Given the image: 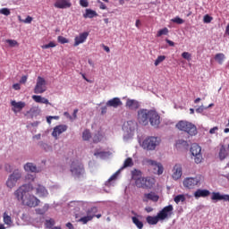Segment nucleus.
<instances>
[{
	"mask_svg": "<svg viewBox=\"0 0 229 229\" xmlns=\"http://www.w3.org/2000/svg\"><path fill=\"white\" fill-rule=\"evenodd\" d=\"M34 189L31 184H23L14 191V196H16L18 201H21L22 205L25 207L35 208V207L40 205V199L35 195L30 194V192H33Z\"/></svg>",
	"mask_w": 229,
	"mask_h": 229,
	"instance_id": "obj_1",
	"label": "nucleus"
},
{
	"mask_svg": "<svg viewBox=\"0 0 229 229\" xmlns=\"http://www.w3.org/2000/svg\"><path fill=\"white\" fill-rule=\"evenodd\" d=\"M175 128H177L179 131H184V133H187L190 137H195V135H198V127H196V124L189 121H179L175 124Z\"/></svg>",
	"mask_w": 229,
	"mask_h": 229,
	"instance_id": "obj_2",
	"label": "nucleus"
},
{
	"mask_svg": "<svg viewBox=\"0 0 229 229\" xmlns=\"http://www.w3.org/2000/svg\"><path fill=\"white\" fill-rule=\"evenodd\" d=\"M70 171L74 178H81L85 174V167L79 160H73L72 162Z\"/></svg>",
	"mask_w": 229,
	"mask_h": 229,
	"instance_id": "obj_3",
	"label": "nucleus"
},
{
	"mask_svg": "<svg viewBox=\"0 0 229 229\" xmlns=\"http://www.w3.org/2000/svg\"><path fill=\"white\" fill-rule=\"evenodd\" d=\"M158 144H160V138L150 136L142 141L141 148L147 151H153Z\"/></svg>",
	"mask_w": 229,
	"mask_h": 229,
	"instance_id": "obj_4",
	"label": "nucleus"
},
{
	"mask_svg": "<svg viewBox=\"0 0 229 229\" xmlns=\"http://www.w3.org/2000/svg\"><path fill=\"white\" fill-rule=\"evenodd\" d=\"M203 180L202 175H196L195 177H187L183 180L182 184L185 189H194L201 185V181Z\"/></svg>",
	"mask_w": 229,
	"mask_h": 229,
	"instance_id": "obj_5",
	"label": "nucleus"
},
{
	"mask_svg": "<svg viewBox=\"0 0 229 229\" xmlns=\"http://www.w3.org/2000/svg\"><path fill=\"white\" fill-rule=\"evenodd\" d=\"M22 178V172L19 169H15L13 174H11L6 181V186L9 189H13L17 185V182Z\"/></svg>",
	"mask_w": 229,
	"mask_h": 229,
	"instance_id": "obj_6",
	"label": "nucleus"
},
{
	"mask_svg": "<svg viewBox=\"0 0 229 229\" xmlns=\"http://www.w3.org/2000/svg\"><path fill=\"white\" fill-rule=\"evenodd\" d=\"M154 182L155 179L151 177H140L135 181V184L140 189H149L150 187H153V183H155Z\"/></svg>",
	"mask_w": 229,
	"mask_h": 229,
	"instance_id": "obj_7",
	"label": "nucleus"
},
{
	"mask_svg": "<svg viewBox=\"0 0 229 229\" xmlns=\"http://www.w3.org/2000/svg\"><path fill=\"white\" fill-rule=\"evenodd\" d=\"M146 164L148 165L149 169H152L154 174L160 175L164 174V165L152 159H147Z\"/></svg>",
	"mask_w": 229,
	"mask_h": 229,
	"instance_id": "obj_8",
	"label": "nucleus"
},
{
	"mask_svg": "<svg viewBox=\"0 0 229 229\" xmlns=\"http://www.w3.org/2000/svg\"><path fill=\"white\" fill-rule=\"evenodd\" d=\"M47 82L44 77L38 76L37 79L36 86L34 88V94H44L47 90Z\"/></svg>",
	"mask_w": 229,
	"mask_h": 229,
	"instance_id": "obj_9",
	"label": "nucleus"
},
{
	"mask_svg": "<svg viewBox=\"0 0 229 229\" xmlns=\"http://www.w3.org/2000/svg\"><path fill=\"white\" fill-rule=\"evenodd\" d=\"M191 153L194 157L195 164H201L203 156L201 155V147L196 143L191 145Z\"/></svg>",
	"mask_w": 229,
	"mask_h": 229,
	"instance_id": "obj_10",
	"label": "nucleus"
},
{
	"mask_svg": "<svg viewBox=\"0 0 229 229\" xmlns=\"http://www.w3.org/2000/svg\"><path fill=\"white\" fill-rule=\"evenodd\" d=\"M138 123L143 126H147L149 123V110L140 109L138 111Z\"/></svg>",
	"mask_w": 229,
	"mask_h": 229,
	"instance_id": "obj_11",
	"label": "nucleus"
},
{
	"mask_svg": "<svg viewBox=\"0 0 229 229\" xmlns=\"http://www.w3.org/2000/svg\"><path fill=\"white\" fill-rule=\"evenodd\" d=\"M148 121L154 128L160 126V114L156 110H149Z\"/></svg>",
	"mask_w": 229,
	"mask_h": 229,
	"instance_id": "obj_12",
	"label": "nucleus"
},
{
	"mask_svg": "<svg viewBox=\"0 0 229 229\" xmlns=\"http://www.w3.org/2000/svg\"><path fill=\"white\" fill-rule=\"evenodd\" d=\"M173 210H174L173 205L165 207L160 212L157 213L160 221H164V219H167V217L173 216Z\"/></svg>",
	"mask_w": 229,
	"mask_h": 229,
	"instance_id": "obj_13",
	"label": "nucleus"
},
{
	"mask_svg": "<svg viewBox=\"0 0 229 229\" xmlns=\"http://www.w3.org/2000/svg\"><path fill=\"white\" fill-rule=\"evenodd\" d=\"M172 171H173V174H172L173 180L176 181V180H180V178H182V174H183L182 169V165H180V164L174 165Z\"/></svg>",
	"mask_w": 229,
	"mask_h": 229,
	"instance_id": "obj_14",
	"label": "nucleus"
},
{
	"mask_svg": "<svg viewBox=\"0 0 229 229\" xmlns=\"http://www.w3.org/2000/svg\"><path fill=\"white\" fill-rule=\"evenodd\" d=\"M54 6L55 8L64 10L65 8H71V6H72V4L71 3V0H56L54 4Z\"/></svg>",
	"mask_w": 229,
	"mask_h": 229,
	"instance_id": "obj_15",
	"label": "nucleus"
},
{
	"mask_svg": "<svg viewBox=\"0 0 229 229\" xmlns=\"http://www.w3.org/2000/svg\"><path fill=\"white\" fill-rule=\"evenodd\" d=\"M64 131H67V125L65 124H61L57 125L54 128V131L52 132V135L55 137V139H58Z\"/></svg>",
	"mask_w": 229,
	"mask_h": 229,
	"instance_id": "obj_16",
	"label": "nucleus"
},
{
	"mask_svg": "<svg viewBox=\"0 0 229 229\" xmlns=\"http://www.w3.org/2000/svg\"><path fill=\"white\" fill-rule=\"evenodd\" d=\"M11 106H13L12 108L13 112H14V114H17V112H21L22 108L26 106V102H22V101L17 102L15 100H13L11 101Z\"/></svg>",
	"mask_w": 229,
	"mask_h": 229,
	"instance_id": "obj_17",
	"label": "nucleus"
},
{
	"mask_svg": "<svg viewBox=\"0 0 229 229\" xmlns=\"http://www.w3.org/2000/svg\"><path fill=\"white\" fill-rule=\"evenodd\" d=\"M89 38V32H82L79 36H76L74 38V47H77V46H80V44H83L85 40Z\"/></svg>",
	"mask_w": 229,
	"mask_h": 229,
	"instance_id": "obj_18",
	"label": "nucleus"
},
{
	"mask_svg": "<svg viewBox=\"0 0 229 229\" xmlns=\"http://www.w3.org/2000/svg\"><path fill=\"white\" fill-rule=\"evenodd\" d=\"M36 194H38L39 198H47V196L49 195V192L47 191L46 187H44L41 184H38L36 187Z\"/></svg>",
	"mask_w": 229,
	"mask_h": 229,
	"instance_id": "obj_19",
	"label": "nucleus"
},
{
	"mask_svg": "<svg viewBox=\"0 0 229 229\" xmlns=\"http://www.w3.org/2000/svg\"><path fill=\"white\" fill-rule=\"evenodd\" d=\"M159 197L157 195L155 192H150V193H145L142 199V201L144 203H148V201H158Z\"/></svg>",
	"mask_w": 229,
	"mask_h": 229,
	"instance_id": "obj_20",
	"label": "nucleus"
},
{
	"mask_svg": "<svg viewBox=\"0 0 229 229\" xmlns=\"http://www.w3.org/2000/svg\"><path fill=\"white\" fill-rule=\"evenodd\" d=\"M126 108H129V110H138L140 108V104H139V101L135 99H127L125 104Z\"/></svg>",
	"mask_w": 229,
	"mask_h": 229,
	"instance_id": "obj_21",
	"label": "nucleus"
},
{
	"mask_svg": "<svg viewBox=\"0 0 229 229\" xmlns=\"http://www.w3.org/2000/svg\"><path fill=\"white\" fill-rule=\"evenodd\" d=\"M106 106L119 108V106H123V101H121V98H114L106 102Z\"/></svg>",
	"mask_w": 229,
	"mask_h": 229,
	"instance_id": "obj_22",
	"label": "nucleus"
},
{
	"mask_svg": "<svg viewBox=\"0 0 229 229\" xmlns=\"http://www.w3.org/2000/svg\"><path fill=\"white\" fill-rule=\"evenodd\" d=\"M193 196L196 198V199H199V198H208V196H210V191L198 189L194 192Z\"/></svg>",
	"mask_w": 229,
	"mask_h": 229,
	"instance_id": "obj_23",
	"label": "nucleus"
},
{
	"mask_svg": "<svg viewBox=\"0 0 229 229\" xmlns=\"http://www.w3.org/2000/svg\"><path fill=\"white\" fill-rule=\"evenodd\" d=\"M211 199L213 201L224 200V201H228L229 202V195H226V194L225 195H222L219 192H213L212 196H211Z\"/></svg>",
	"mask_w": 229,
	"mask_h": 229,
	"instance_id": "obj_24",
	"label": "nucleus"
},
{
	"mask_svg": "<svg viewBox=\"0 0 229 229\" xmlns=\"http://www.w3.org/2000/svg\"><path fill=\"white\" fill-rule=\"evenodd\" d=\"M32 99L33 101H35V103H41L43 105H51V103H49V100L46 98H43L42 96L33 95Z\"/></svg>",
	"mask_w": 229,
	"mask_h": 229,
	"instance_id": "obj_25",
	"label": "nucleus"
},
{
	"mask_svg": "<svg viewBox=\"0 0 229 229\" xmlns=\"http://www.w3.org/2000/svg\"><path fill=\"white\" fill-rule=\"evenodd\" d=\"M140 217H142V216H131V221H132L133 225H135V226H137L139 229L144 228V223H142V221H140Z\"/></svg>",
	"mask_w": 229,
	"mask_h": 229,
	"instance_id": "obj_26",
	"label": "nucleus"
},
{
	"mask_svg": "<svg viewBox=\"0 0 229 229\" xmlns=\"http://www.w3.org/2000/svg\"><path fill=\"white\" fill-rule=\"evenodd\" d=\"M83 17L84 19H94V17H98V13L92 9H86Z\"/></svg>",
	"mask_w": 229,
	"mask_h": 229,
	"instance_id": "obj_27",
	"label": "nucleus"
},
{
	"mask_svg": "<svg viewBox=\"0 0 229 229\" xmlns=\"http://www.w3.org/2000/svg\"><path fill=\"white\" fill-rule=\"evenodd\" d=\"M226 157H228V152L226 151L225 145H222L219 149L218 158L219 160L223 161L225 158H226Z\"/></svg>",
	"mask_w": 229,
	"mask_h": 229,
	"instance_id": "obj_28",
	"label": "nucleus"
},
{
	"mask_svg": "<svg viewBox=\"0 0 229 229\" xmlns=\"http://www.w3.org/2000/svg\"><path fill=\"white\" fill-rule=\"evenodd\" d=\"M24 170H25L27 173H37V165H34L33 163H27V164L24 165Z\"/></svg>",
	"mask_w": 229,
	"mask_h": 229,
	"instance_id": "obj_29",
	"label": "nucleus"
},
{
	"mask_svg": "<svg viewBox=\"0 0 229 229\" xmlns=\"http://www.w3.org/2000/svg\"><path fill=\"white\" fill-rule=\"evenodd\" d=\"M146 221L148 225H157L160 221L158 215L157 216H148L146 217Z\"/></svg>",
	"mask_w": 229,
	"mask_h": 229,
	"instance_id": "obj_30",
	"label": "nucleus"
},
{
	"mask_svg": "<svg viewBox=\"0 0 229 229\" xmlns=\"http://www.w3.org/2000/svg\"><path fill=\"white\" fill-rule=\"evenodd\" d=\"M225 54L223 53H218L215 55V60L219 64V65H223V62H225Z\"/></svg>",
	"mask_w": 229,
	"mask_h": 229,
	"instance_id": "obj_31",
	"label": "nucleus"
},
{
	"mask_svg": "<svg viewBox=\"0 0 229 229\" xmlns=\"http://www.w3.org/2000/svg\"><path fill=\"white\" fill-rule=\"evenodd\" d=\"M131 174L132 180H135V182H137V180H139L140 178H142V172L140 170L134 169L131 172Z\"/></svg>",
	"mask_w": 229,
	"mask_h": 229,
	"instance_id": "obj_32",
	"label": "nucleus"
},
{
	"mask_svg": "<svg viewBox=\"0 0 229 229\" xmlns=\"http://www.w3.org/2000/svg\"><path fill=\"white\" fill-rule=\"evenodd\" d=\"M87 216H90L92 219L96 217V214H98V207H92L86 211Z\"/></svg>",
	"mask_w": 229,
	"mask_h": 229,
	"instance_id": "obj_33",
	"label": "nucleus"
},
{
	"mask_svg": "<svg viewBox=\"0 0 229 229\" xmlns=\"http://www.w3.org/2000/svg\"><path fill=\"white\" fill-rule=\"evenodd\" d=\"M131 165H133V159H131V157H127L123 162V166L122 167V169H124L126 167H131Z\"/></svg>",
	"mask_w": 229,
	"mask_h": 229,
	"instance_id": "obj_34",
	"label": "nucleus"
},
{
	"mask_svg": "<svg viewBox=\"0 0 229 229\" xmlns=\"http://www.w3.org/2000/svg\"><path fill=\"white\" fill-rule=\"evenodd\" d=\"M4 223L5 224V225H8L9 226L12 225V216H10L9 215H8V213H6V212H4Z\"/></svg>",
	"mask_w": 229,
	"mask_h": 229,
	"instance_id": "obj_35",
	"label": "nucleus"
},
{
	"mask_svg": "<svg viewBox=\"0 0 229 229\" xmlns=\"http://www.w3.org/2000/svg\"><path fill=\"white\" fill-rule=\"evenodd\" d=\"M91 137H92V134L90 133V131L86 129L82 132V139H83V140H90Z\"/></svg>",
	"mask_w": 229,
	"mask_h": 229,
	"instance_id": "obj_36",
	"label": "nucleus"
},
{
	"mask_svg": "<svg viewBox=\"0 0 229 229\" xmlns=\"http://www.w3.org/2000/svg\"><path fill=\"white\" fill-rule=\"evenodd\" d=\"M80 223H82V225H87L89 221H92V216L87 215L86 216H82L79 219Z\"/></svg>",
	"mask_w": 229,
	"mask_h": 229,
	"instance_id": "obj_37",
	"label": "nucleus"
},
{
	"mask_svg": "<svg viewBox=\"0 0 229 229\" xmlns=\"http://www.w3.org/2000/svg\"><path fill=\"white\" fill-rule=\"evenodd\" d=\"M55 223V219L50 218L48 220H46L45 226H46V228L51 229V228H53Z\"/></svg>",
	"mask_w": 229,
	"mask_h": 229,
	"instance_id": "obj_38",
	"label": "nucleus"
},
{
	"mask_svg": "<svg viewBox=\"0 0 229 229\" xmlns=\"http://www.w3.org/2000/svg\"><path fill=\"white\" fill-rule=\"evenodd\" d=\"M164 60H165V55H159L157 56V58L156 59L154 65L156 67H158V65H160V64H162V62H164Z\"/></svg>",
	"mask_w": 229,
	"mask_h": 229,
	"instance_id": "obj_39",
	"label": "nucleus"
},
{
	"mask_svg": "<svg viewBox=\"0 0 229 229\" xmlns=\"http://www.w3.org/2000/svg\"><path fill=\"white\" fill-rule=\"evenodd\" d=\"M174 200L178 205V203H180V201H182V202L185 201V195H183V194L177 195L174 197Z\"/></svg>",
	"mask_w": 229,
	"mask_h": 229,
	"instance_id": "obj_40",
	"label": "nucleus"
},
{
	"mask_svg": "<svg viewBox=\"0 0 229 229\" xmlns=\"http://www.w3.org/2000/svg\"><path fill=\"white\" fill-rule=\"evenodd\" d=\"M167 33H169V29L164 28L157 31V37H162V35H167Z\"/></svg>",
	"mask_w": 229,
	"mask_h": 229,
	"instance_id": "obj_41",
	"label": "nucleus"
},
{
	"mask_svg": "<svg viewBox=\"0 0 229 229\" xmlns=\"http://www.w3.org/2000/svg\"><path fill=\"white\" fill-rule=\"evenodd\" d=\"M57 41H58L60 44H69V39H67V38H65V37H64V36H58Z\"/></svg>",
	"mask_w": 229,
	"mask_h": 229,
	"instance_id": "obj_42",
	"label": "nucleus"
},
{
	"mask_svg": "<svg viewBox=\"0 0 229 229\" xmlns=\"http://www.w3.org/2000/svg\"><path fill=\"white\" fill-rule=\"evenodd\" d=\"M6 43L9 44L10 47H15V46H19V43L15 39H7Z\"/></svg>",
	"mask_w": 229,
	"mask_h": 229,
	"instance_id": "obj_43",
	"label": "nucleus"
},
{
	"mask_svg": "<svg viewBox=\"0 0 229 229\" xmlns=\"http://www.w3.org/2000/svg\"><path fill=\"white\" fill-rule=\"evenodd\" d=\"M0 13L2 15H5L6 17H8V15H10V13H12V12H10V9H8V8H2V9H0Z\"/></svg>",
	"mask_w": 229,
	"mask_h": 229,
	"instance_id": "obj_44",
	"label": "nucleus"
},
{
	"mask_svg": "<svg viewBox=\"0 0 229 229\" xmlns=\"http://www.w3.org/2000/svg\"><path fill=\"white\" fill-rule=\"evenodd\" d=\"M172 22H175V24H183L184 21H183V19L177 16V17L172 19Z\"/></svg>",
	"mask_w": 229,
	"mask_h": 229,
	"instance_id": "obj_45",
	"label": "nucleus"
},
{
	"mask_svg": "<svg viewBox=\"0 0 229 229\" xmlns=\"http://www.w3.org/2000/svg\"><path fill=\"white\" fill-rule=\"evenodd\" d=\"M182 56L184 58V60H188V62H191V55L189 52H183L182 54Z\"/></svg>",
	"mask_w": 229,
	"mask_h": 229,
	"instance_id": "obj_46",
	"label": "nucleus"
},
{
	"mask_svg": "<svg viewBox=\"0 0 229 229\" xmlns=\"http://www.w3.org/2000/svg\"><path fill=\"white\" fill-rule=\"evenodd\" d=\"M203 21L206 24H208V23L212 22V17L208 14H206L203 18Z\"/></svg>",
	"mask_w": 229,
	"mask_h": 229,
	"instance_id": "obj_47",
	"label": "nucleus"
},
{
	"mask_svg": "<svg viewBox=\"0 0 229 229\" xmlns=\"http://www.w3.org/2000/svg\"><path fill=\"white\" fill-rule=\"evenodd\" d=\"M79 4L82 8H89V1L87 0H80Z\"/></svg>",
	"mask_w": 229,
	"mask_h": 229,
	"instance_id": "obj_48",
	"label": "nucleus"
},
{
	"mask_svg": "<svg viewBox=\"0 0 229 229\" xmlns=\"http://www.w3.org/2000/svg\"><path fill=\"white\" fill-rule=\"evenodd\" d=\"M104 155H106V152L99 150H95L94 152V157H104Z\"/></svg>",
	"mask_w": 229,
	"mask_h": 229,
	"instance_id": "obj_49",
	"label": "nucleus"
},
{
	"mask_svg": "<svg viewBox=\"0 0 229 229\" xmlns=\"http://www.w3.org/2000/svg\"><path fill=\"white\" fill-rule=\"evenodd\" d=\"M79 206L82 207L83 210H85V208H87L89 207V202H85V201H79Z\"/></svg>",
	"mask_w": 229,
	"mask_h": 229,
	"instance_id": "obj_50",
	"label": "nucleus"
},
{
	"mask_svg": "<svg viewBox=\"0 0 229 229\" xmlns=\"http://www.w3.org/2000/svg\"><path fill=\"white\" fill-rule=\"evenodd\" d=\"M37 112H38V110H37V108L31 107V108L27 112V114H30V115H32V117H33V115H35V114H37Z\"/></svg>",
	"mask_w": 229,
	"mask_h": 229,
	"instance_id": "obj_51",
	"label": "nucleus"
},
{
	"mask_svg": "<svg viewBox=\"0 0 229 229\" xmlns=\"http://www.w3.org/2000/svg\"><path fill=\"white\" fill-rule=\"evenodd\" d=\"M93 142H94V144H98V142H101V138L99 137V135L96 134L93 137Z\"/></svg>",
	"mask_w": 229,
	"mask_h": 229,
	"instance_id": "obj_52",
	"label": "nucleus"
},
{
	"mask_svg": "<svg viewBox=\"0 0 229 229\" xmlns=\"http://www.w3.org/2000/svg\"><path fill=\"white\" fill-rule=\"evenodd\" d=\"M26 81H28V75H23L21 80H20V83H21L22 85H24V83H26Z\"/></svg>",
	"mask_w": 229,
	"mask_h": 229,
	"instance_id": "obj_53",
	"label": "nucleus"
},
{
	"mask_svg": "<svg viewBox=\"0 0 229 229\" xmlns=\"http://www.w3.org/2000/svg\"><path fill=\"white\" fill-rule=\"evenodd\" d=\"M217 130H219V127H218V126H215V127L211 128V129L209 130L210 135H214V133H216V132L217 131Z\"/></svg>",
	"mask_w": 229,
	"mask_h": 229,
	"instance_id": "obj_54",
	"label": "nucleus"
},
{
	"mask_svg": "<svg viewBox=\"0 0 229 229\" xmlns=\"http://www.w3.org/2000/svg\"><path fill=\"white\" fill-rule=\"evenodd\" d=\"M33 21V18L31 16H27V18L23 21L25 24H31V21Z\"/></svg>",
	"mask_w": 229,
	"mask_h": 229,
	"instance_id": "obj_55",
	"label": "nucleus"
},
{
	"mask_svg": "<svg viewBox=\"0 0 229 229\" xmlns=\"http://www.w3.org/2000/svg\"><path fill=\"white\" fill-rule=\"evenodd\" d=\"M204 110H207V108L203 106H200L199 108L196 109L197 114H202Z\"/></svg>",
	"mask_w": 229,
	"mask_h": 229,
	"instance_id": "obj_56",
	"label": "nucleus"
},
{
	"mask_svg": "<svg viewBox=\"0 0 229 229\" xmlns=\"http://www.w3.org/2000/svg\"><path fill=\"white\" fill-rule=\"evenodd\" d=\"M98 3L100 4L99 8L100 10H106V4H105L103 2H101L100 0L98 1Z\"/></svg>",
	"mask_w": 229,
	"mask_h": 229,
	"instance_id": "obj_57",
	"label": "nucleus"
},
{
	"mask_svg": "<svg viewBox=\"0 0 229 229\" xmlns=\"http://www.w3.org/2000/svg\"><path fill=\"white\" fill-rule=\"evenodd\" d=\"M4 169L7 173H12V165H10V164H5Z\"/></svg>",
	"mask_w": 229,
	"mask_h": 229,
	"instance_id": "obj_58",
	"label": "nucleus"
},
{
	"mask_svg": "<svg viewBox=\"0 0 229 229\" xmlns=\"http://www.w3.org/2000/svg\"><path fill=\"white\" fill-rule=\"evenodd\" d=\"M13 89L14 90H21V84H19V83L13 84Z\"/></svg>",
	"mask_w": 229,
	"mask_h": 229,
	"instance_id": "obj_59",
	"label": "nucleus"
},
{
	"mask_svg": "<svg viewBox=\"0 0 229 229\" xmlns=\"http://www.w3.org/2000/svg\"><path fill=\"white\" fill-rule=\"evenodd\" d=\"M117 178V172L113 174L109 179H108V182H113V180H116Z\"/></svg>",
	"mask_w": 229,
	"mask_h": 229,
	"instance_id": "obj_60",
	"label": "nucleus"
},
{
	"mask_svg": "<svg viewBox=\"0 0 229 229\" xmlns=\"http://www.w3.org/2000/svg\"><path fill=\"white\" fill-rule=\"evenodd\" d=\"M177 146L180 145V144H182L183 146L187 145V141L183 140H179L177 142H176Z\"/></svg>",
	"mask_w": 229,
	"mask_h": 229,
	"instance_id": "obj_61",
	"label": "nucleus"
},
{
	"mask_svg": "<svg viewBox=\"0 0 229 229\" xmlns=\"http://www.w3.org/2000/svg\"><path fill=\"white\" fill-rule=\"evenodd\" d=\"M107 110H108V108H107L106 106L101 107V114H106Z\"/></svg>",
	"mask_w": 229,
	"mask_h": 229,
	"instance_id": "obj_62",
	"label": "nucleus"
},
{
	"mask_svg": "<svg viewBox=\"0 0 229 229\" xmlns=\"http://www.w3.org/2000/svg\"><path fill=\"white\" fill-rule=\"evenodd\" d=\"M66 226L69 228V229H74V225H72V224L71 222H68L66 224Z\"/></svg>",
	"mask_w": 229,
	"mask_h": 229,
	"instance_id": "obj_63",
	"label": "nucleus"
},
{
	"mask_svg": "<svg viewBox=\"0 0 229 229\" xmlns=\"http://www.w3.org/2000/svg\"><path fill=\"white\" fill-rule=\"evenodd\" d=\"M166 42L169 46H171V47H174V42L171 41L170 39H166Z\"/></svg>",
	"mask_w": 229,
	"mask_h": 229,
	"instance_id": "obj_64",
	"label": "nucleus"
}]
</instances>
